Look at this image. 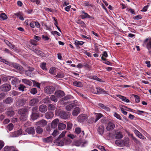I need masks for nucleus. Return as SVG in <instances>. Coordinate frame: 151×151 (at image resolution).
Here are the masks:
<instances>
[{
  "instance_id": "f257e3e1",
  "label": "nucleus",
  "mask_w": 151,
  "mask_h": 151,
  "mask_svg": "<svg viewBox=\"0 0 151 151\" xmlns=\"http://www.w3.org/2000/svg\"><path fill=\"white\" fill-rule=\"evenodd\" d=\"M19 114L20 115V119L22 121H26L27 118L28 112L27 109L22 108L18 111Z\"/></svg>"
},
{
  "instance_id": "f03ea898",
  "label": "nucleus",
  "mask_w": 151,
  "mask_h": 151,
  "mask_svg": "<svg viewBox=\"0 0 151 151\" xmlns=\"http://www.w3.org/2000/svg\"><path fill=\"white\" fill-rule=\"evenodd\" d=\"M55 89L53 86H48L44 88V91L47 94H50L53 93Z\"/></svg>"
},
{
  "instance_id": "7ed1b4c3",
  "label": "nucleus",
  "mask_w": 151,
  "mask_h": 151,
  "mask_svg": "<svg viewBox=\"0 0 151 151\" xmlns=\"http://www.w3.org/2000/svg\"><path fill=\"white\" fill-rule=\"evenodd\" d=\"M10 66L16 69L18 71H19L20 73L23 72L24 70L22 67L18 64L12 63L11 64Z\"/></svg>"
},
{
  "instance_id": "20e7f679",
  "label": "nucleus",
  "mask_w": 151,
  "mask_h": 151,
  "mask_svg": "<svg viewBox=\"0 0 151 151\" xmlns=\"http://www.w3.org/2000/svg\"><path fill=\"white\" fill-rule=\"evenodd\" d=\"M11 86L8 84H4L0 87V89L1 91L5 92L9 91L11 89Z\"/></svg>"
},
{
  "instance_id": "39448f33",
  "label": "nucleus",
  "mask_w": 151,
  "mask_h": 151,
  "mask_svg": "<svg viewBox=\"0 0 151 151\" xmlns=\"http://www.w3.org/2000/svg\"><path fill=\"white\" fill-rule=\"evenodd\" d=\"M115 126V124L113 122L109 121L107 124L106 129L108 131H111L113 130Z\"/></svg>"
},
{
  "instance_id": "423d86ee",
  "label": "nucleus",
  "mask_w": 151,
  "mask_h": 151,
  "mask_svg": "<svg viewBox=\"0 0 151 151\" xmlns=\"http://www.w3.org/2000/svg\"><path fill=\"white\" fill-rule=\"evenodd\" d=\"M87 143L88 142L86 141L82 142L81 140H79L74 141L73 143V144L74 145L78 147L81 145L82 147H83L84 146V144H87Z\"/></svg>"
},
{
  "instance_id": "0eeeda50",
  "label": "nucleus",
  "mask_w": 151,
  "mask_h": 151,
  "mask_svg": "<svg viewBox=\"0 0 151 151\" xmlns=\"http://www.w3.org/2000/svg\"><path fill=\"white\" fill-rule=\"evenodd\" d=\"M27 100L24 99H20L17 101L16 103V105L19 106H23L26 102Z\"/></svg>"
},
{
  "instance_id": "6e6552de",
  "label": "nucleus",
  "mask_w": 151,
  "mask_h": 151,
  "mask_svg": "<svg viewBox=\"0 0 151 151\" xmlns=\"http://www.w3.org/2000/svg\"><path fill=\"white\" fill-rule=\"evenodd\" d=\"M47 121L44 119H42L36 122V124L42 127L45 126L47 124Z\"/></svg>"
},
{
  "instance_id": "1a4fd4ad",
  "label": "nucleus",
  "mask_w": 151,
  "mask_h": 151,
  "mask_svg": "<svg viewBox=\"0 0 151 151\" xmlns=\"http://www.w3.org/2000/svg\"><path fill=\"white\" fill-rule=\"evenodd\" d=\"M59 115L60 118L63 119H66L70 117L68 113H66L64 112H61Z\"/></svg>"
},
{
  "instance_id": "9d476101",
  "label": "nucleus",
  "mask_w": 151,
  "mask_h": 151,
  "mask_svg": "<svg viewBox=\"0 0 151 151\" xmlns=\"http://www.w3.org/2000/svg\"><path fill=\"white\" fill-rule=\"evenodd\" d=\"M55 94L57 98H61L64 96L65 93L63 91L59 90L56 91L55 93Z\"/></svg>"
},
{
  "instance_id": "9b49d317",
  "label": "nucleus",
  "mask_w": 151,
  "mask_h": 151,
  "mask_svg": "<svg viewBox=\"0 0 151 151\" xmlns=\"http://www.w3.org/2000/svg\"><path fill=\"white\" fill-rule=\"evenodd\" d=\"M77 118L79 122H82L87 119V116L85 114H82L78 116Z\"/></svg>"
},
{
  "instance_id": "f8f14e48",
  "label": "nucleus",
  "mask_w": 151,
  "mask_h": 151,
  "mask_svg": "<svg viewBox=\"0 0 151 151\" xmlns=\"http://www.w3.org/2000/svg\"><path fill=\"white\" fill-rule=\"evenodd\" d=\"M13 99L11 97H8L3 100V102L6 104H11L13 102Z\"/></svg>"
},
{
  "instance_id": "ddd939ff",
  "label": "nucleus",
  "mask_w": 151,
  "mask_h": 151,
  "mask_svg": "<svg viewBox=\"0 0 151 151\" xmlns=\"http://www.w3.org/2000/svg\"><path fill=\"white\" fill-rule=\"evenodd\" d=\"M11 79H12V84L16 86L20 82V81H19L18 78H15L14 77H12Z\"/></svg>"
},
{
  "instance_id": "4468645a",
  "label": "nucleus",
  "mask_w": 151,
  "mask_h": 151,
  "mask_svg": "<svg viewBox=\"0 0 151 151\" xmlns=\"http://www.w3.org/2000/svg\"><path fill=\"white\" fill-rule=\"evenodd\" d=\"M39 110L41 112L45 113L47 110V107L46 105L42 104L39 106Z\"/></svg>"
},
{
  "instance_id": "2eb2a0df",
  "label": "nucleus",
  "mask_w": 151,
  "mask_h": 151,
  "mask_svg": "<svg viewBox=\"0 0 151 151\" xmlns=\"http://www.w3.org/2000/svg\"><path fill=\"white\" fill-rule=\"evenodd\" d=\"M104 125H100L97 129L98 132L100 134L102 135L104 133Z\"/></svg>"
},
{
  "instance_id": "dca6fc26",
  "label": "nucleus",
  "mask_w": 151,
  "mask_h": 151,
  "mask_svg": "<svg viewBox=\"0 0 151 151\" xmlns=\"http://www.w3.org/2000/svg\"><path fill=\"white\" fill-rule=\"evenodd\" d=\"M25 131L28 134H34L35 133V130L33 127H29L26 129Z\"/></svg>"
},
{
  "instance_id": "f3484780",
  "label": "nucleus",
  "mask_w": 151,
  "mask_h": 151,
  "mask_svg": "<svg viewBox=\"0 0 151 151\" xmlns=\"http://www.w3.org/2000/svg\"><path fill=\"white\" fill-rule=\"evenodd\" d=\"M39 101V100L37 98H34L32 99L30 101L29 104L31 106H34L35 104L38 103Z\"/></svg>"
},
{
  "instance_id": "a211bd4d",
  "label": "nucleus",
  "mask_w": 151,
  "mask_h": 151,
  "mask_svg": "<svg viewBox=\"0 0 151 151\" xmlns=\"http://www.w3.org/2000/svg\"><path fill=\"white\" fill-rule=\"evenodd\" d=\"M81 13L83 14H81L80 15L81 18L82 19H85L86 18H90L91 17L89 16L87 13L85 12L84 11H81Z\"/></svg>"
},
{
  "instance_id": "6ab92c4d",
  "label": "nucleus",
  "mask_w": 151,
  "mask_h": 151,
  "mask_svg": "<svg viewBox=\"0 0 151 151\" xmlns=\"http://www.w3.org/2000/svg\"><path fill=\"white\" fill-rule=\"evenodd\" d=\"M80 109L79 107H76L74 109L72 112V115L74 116H77L80 112Z\"/></svg>"
},
{
  "instance_id": "aec40b11",
  "label": "nucleus",
  "mask_w": 151,
  "mask_h": 151,
  "mask_svg": "<svg viewBox=\"0 0 151 151\" xmlns=\"http://www.w3.org/2000/svg\"><path fill=\"white\" fill-rule=\"evenodd\" d=\"M43 141L46 143H48L52 142V136H50L46 138H43L42 139Z\"/></svg>"
},
{
  "instance_id": "412c9836",
  "label": "nucleus",
  "mask_w": 151,
  "mask_h": 151,
  "mask_svg": "<svg viewBox=\"0 0 151 151\" xmlns=\"http://www.w3.org/2000/svg\"><path fill=\"white\" fill-rule=\"evenodd\" d=\"M4 149V151H15L14 147L12 146H6Z\"/></svg>"
},
{
  "instance_id": "4be33fe9",
  "label": "nucleus",
  "mask_w": 151,
  "mask_h": 151,
  "mask_svg": "<svg viewBox=\"0 0 151 151\" xmlns=\"http://www.w3.org/2000/svg\"><path fill=\"white\" fill-rule=\"evenodd\" d=\"M124 139L116 140L115 142V143L117 145L120 146H124Z\"/></svg>"
},
{
  "instance_id": "5701e85b",
  "label": "nucleus",
  "mask_w": 151,
  "mask_h": 151,
  "mask_svg": "<svg viewBox=\"0 0 151 151\" xmlns=\"http://www.w3.org/2000/svg\"><path fill=\"white\" fill-rule=\"evenodd\" d=\"M75 131L77 134H80V136H82V137L84 136V133L83 131L81 132V129L80 128H76Z\"/></svg>"
},
{
  "instance_id": "b1692460",
  "label": "nucleus",
  "mask_w": 151,
  "mask_h": 151,
  "mask_svg": "<svg viewBox=\"0 0 151 151\" xmlns=\"http://www.w3.org/2000/svg\"><path fill=\"white\" fill-rule=\"evenodd\" d=\"M59 122V120L58 119H56L54 120L51 123V126L52 127L54 128L56 127Z\"/></svg>"
},
{
  "instance_id": "393cba45",
  "label": "nucleus",
  "mask_w": 151,
  "mask_h": 151,
  "mask_svg": "<svg viewBox=\"0 0 151 151\" xmlns=\"http://www.w3.org/2000/svg\"><path fill=\"white\" fill-rule=\"evenodd\" d=\"M54 116L53 113L52 112H49L46 113L45 114L46 118L47 119H50L52 118Z\"/></svg>"
},
{
  "instance_id": "a878e982",
  "label": "nucleus",
  "mask_w": 151,
  "mask_h": 151,
  "mask_svg": "<svg viewBox=\"0 0 151 151\" xmlns=\"http://www.w3.org/2000/svg\"><path fill=\"white\" fill-rule=\"evenodd\" d=\"M46 63L42 62L40 63V67L42 68V69L45 71H47V69L46 66Z\"/></svg>"
},
{
  "instance_id": "bb28decb",
  "label": "nucleus",
  "mask_w": 151,
  "mask_h": 151,
  "mask_svg": "<svg viewBox=\"0 0 151 151\" xmlns=\"http://www.w3.org/2000/svg\"><path fill=\"white\" fill-rule=\"evenodd\" d=\"M73 84L74 86L78 87H81L83 86V83L79 81H76L73 82Z\"/></svg>"
},
{
  "instance_id": "cd10ccee",
  "label": "nucleus",
  "mask_w": 151,
  "mask_h": 151,
  "mask_svg": "<svg viewBox=\"0 0 151 151\" xmlns=\"http://www.w3.org/2000/svg\"><path fill=\"white\" fill-rule=\"evenodd\" d=\"M74 103H71L66 106V109L68 111H70L74 107Z\"/></svg>"
},
{
  "instance_id": "c85d7f7f",
  "label": "nucleus",
  "mask_w": 151,
  "mask_h": 151,
  "mask_svg": "<svg viewBox=\"0 0 151 151\" xmlns=\"http://www.w3.org/2000/svg\"><path fill=\"white\" fill-rule=\"evenodd\" d=\"M58 129L60 130H63L65 128L66 125L63 123H59L58 125Z\"/></svg>"
},
{
  "instance_id": "c756f323",
  "label": "nucleus",
  "mask_w": 151,
  "mask_h": 151,
  "mask_svg": "<svg viewBox=\"0 0 151 151\" xmlns=\"http://www.w3.org/2000/svg\"><path fill=\"white\" fill-rule=\"evenodd\" d=\"M134 132L136 135L138 136V137L140 139H143V137H144L142 135V134L140 133L137 130H135L134 131Z\"/></svg>"
},
{
  "instance_id": "7c9ffc66",
  "label": "nucleus",
  "mask_w": 151,
  "mask_h": 151,
  "mask_svg": "<svg viewBox=\"0 0 151 151\" xmlns=\"http://www.w3.org/2000/svg\"><path fill=\"white\" fill-rule=\"evenodd\" d=\"M95 90H96V91H95L94 93L96 94L101 93L102 91V89L99 87L95 88Z\"/></svg>"
},
{
  "instance_id": "2f4dec72",
  "label": "nucleus",
  "mask_w": 151,
  "mask_h": 151,
  "mask_svg": "<svg viewBox=\"0 0 151 151\" xmlns=\"http://www.w3.org/2000/svg\"><path fill=\"white\" fill-rule=\"evenodd\" d=\"M75 45L77 47V48L79 47V45H82L84 44V42L83 41H79L76 40L75 41L74 43Z\"/></svg>"
},
{
  "instance_id": "473e14b6",
  "label": "nucleus",
  "mask_w": 151,
  "mask_h": 151,
  "mask_svg": "<svg viewBox=\"0 0 151 151\" xmlns=\"http://www.w3.org/2000/svg\"><path fill=\"white\" fill-rule=\"evenodd\" d=\"M22 81L24 83L28 85L29 86H31L32 84V82L29 81V80L25 79H23Z\"/></svg>"
},
{
  "instance_id": "72a5a7b5",
  "label": "nucleus",
  "mask_w": 151,
  "mask_h": 151,
  "mask_svg": "<svg viewBox=\"0 0 151 151\" xmlns=\"http://www.w3.org/2000/svg\"><path fill=\"white\" fill-rule=\"evenodd\" d=\"M118 96L124 101L125 102L127 103H129V100L128 99H127L126 98L125 96L121 95H119Z\"/></svg>"
},
{
  "instance_id": "f704fd0d",
  "label": "nucleus",
  "mask_w": 151,
  "mask_h": 151,
  "mask_svg": "<svg viewBox=\"0 0 151 151\" xmlns=\"http://www.w3.org/2000/svg\"><path fill=\"white\" fill-rule=\"evenodd\" d=\"M99 106L102 108L105 109L106 111H109V108L107 106H105L104 104H102L100 103L99 104Z\"/></svg>"
},
{
  "instance_id": "c9c22d12",
  "label": "nucleus",
  "mask_w": 151,
  "mask_h": 151,
  "mask_svg": "<svg viewBox=\"0 0 151 151\" xmlns=\"http://www.w3.org/2000/svg\"><path fill=\"white\" fill-rule=\"evenodd\" d=\"M50 99L51 100L54 102H56L58 101V98L55 95H51L50 96Z\"/></svg>"
},
{
  "instance_id": "e433bc0d",
  "label": "nucleus",
  "mask_w": 151,
  "mask_h": 151,
  "mask_svg": "<svg viewBox=\"0 0 151 151\" xmlns=\"http://www.w3.org/2000/svg\"><path fill=\"white\" fill-rule=\"evenodd\" d=\"M95 114L96 119H95V122H96L99 119L103 116L102 114L100 113H96Z\"/></svg>"
},
{
  "instance_id": "4c0bfd02",
  "label": "nucleus",
  "mask_w": 151,
  "mask_h": 151,
  "mask_svg": "<svg viewBox=\"0 0 151 151\" xmlns=\"http://www.w3.org/2000/svg\"><path fill=\"white\" fill-rule=\"evenodd\" d=\"M36 132L38 134H41L43 131V129L41 128L40 126H37L36 129Z\"/></svg>"
},
{
  "instance_id": "58836bf2",
  "label": "nucleus",
  "mask_w": 151,
  "mask_h": 151,
  "mask_svg": "<svg viewBox=\"0 0 151 151\" xmlns=\"http://www.w3.org/2000/svg\"><path fill=\"white\" fill-rule=\"evenodd\" d=\"M123 137V135L122 133L120 132H117L116 133L115 136L116 138V139H121Z\"/></svg>"
},
{
  "instance_id": "ea45409f",
  "label": "nucleus",
  "mask_w": 151,
  "mask_h": 151,
  "mask_svg": "<svg viewBox=\"0 0 151 151\" xmlns=\"http://www.w3.org/2000/svg\"><path fill=\"white\" fill-rule=\"evenodd\" d=\"M14 114V111L12 110L6 112V115L8 116L11 117Z\"/></svg>"
},
{
  "instance_id": "a19ab883",
  "label": "nucleus",
  "mask_w": 151,
  "mask_h": 151,
  "mask_svg": "<svg viewBox=\"0 0 151 151\" xmlns=\"http://www.w3.org/2000/svg\"><path fill=\"white\" fill-rule=\"evenodd\" d=\"M39 115L37 113H32L31 115V118L32 119L35 120L38 118Z\"/></svg>"
},
{
  "instance_id": "79ce46f5",
  "label": "nucleus",
  "mask_w": 151,
  "mask_h": 151,
  "mask_svg": "<svg viewBox=\"0 0 151 151\" xmlns=\"http://www.w3.org/2000/svg\"><path fill=\"white\" fill-rule=\"evenodd\" d=\"M56 107L54 105L50 104L48 106V109L49 110H54L55 109Z\"/></svg>"
},
{
  "instance_id": "37998d69",
  "label": "nucleus",
  "mask_w": 151,
  "mask_h": 151,
  "mask_svg": "<svg viewBox=\"0 0 151 151\" xmlns=\"http://www.w3.org/2000/svg\"><path fill=\"white\" fill-rule=\"evenodd\" d=\"M14 15L17 16L20 20H23L24 19L21 15V14L20 13H15Z\"/></svg>"
},
{
  "instance_id": "c03bdc74",
  "label": "nucleus",
  "mask_w": 151,
  "mask_h": 151,
  "mask_svg": "<svg viewBox=\"0 0 151 151\" xmlns=\"http://www.w3.org/2000/svg\"><path fill=\"white\" fill-rule=\"evenodd\" d=\"M0 18L3 20H4L7 19V17L5 13H2L0 14Z\"/></svg>"
},
{
  "instance_id": "a18cd8bd",
  "label": "nucleus",
  "mask_w": 151,
  "mask_h": 151,
  "mask_svg": "<svg viewBox=\"0 0 151 151\" xmlns=\"http://www.w3.org/2000/svg\"><path fill=\"white\" fill-rule=\"evenodd\" d=\"M76 22L78 24H80L81 27H84L85 26V23L82 21L80 20H78Z\"/></svg>"
},
{
  "instance_id": "49530a36",
  "label": "nucleus",
  "mask_w": 151,
  "mask_h": 151,
  "mask_svg": "<svg viewBox=\"0 0 151 151\" xmlns=\"http://www.w3.org/2000/svg\"><path fill=\"white\" fill-rule=\"evenodd\" d=\"M6 128L9 131H11L13 129L14 125L10 123L7 126Z\"/></svg>"
},
{
  "instance_id": "de8ad7c7",
  "label": "nucleus",
  "mask_w": 151,
  "mask_h": 151,
  "mask_svg": "<svg viewBox=\"0 0 151 151\" xmlns=\"http://www.w3.org/2000/svg\"><path fill=\"white\" fill-rule=\"evenodd\" d=\"M124 146H128L129 143V139L127 137L124 139Z\"/></svg>"
},
{
  "instance_id": "09e8293b",
  "label": "nucleus",
  "mask_w": 151,
  "mask_h": 151,
  "mask_svg": "<svg viewBox=\"0 0 151 151\" xmlns=\"http://www.w3.org/2000/svg\"><path fill=\"white\" fill-rule=\"evenodd\" d=\"M30 92L33 94H35L37 92V89L35 88H32L31 89Z\"/></svg>"
},
{
  "instance_id": "8fccbe9b",
  "label": "nucleus",
  "mask_w": 151,
  "mask_h": 151,
  "mask_svg": "<svg viewBox=\"0 0 151 151\" xmlns=\"http://www.w3.org/2000/svg\"><path fill=\"white\" fill-rule=\"evenodd\" d=\"M43 102L44 103H49L51 102L49 98H46L43 100Z\"/></svg>"
},
{
  "instance_id": "3c124183",
  "label": "nucleus",
  "mask_w": 151,
  "mask_h": 151,
  "mask_svg": "<svg viewBox=\"0 0 151 151\" xmlns=\"http://www.w3.org/2000/svg\"><path fill=\"white\" fill-rule=\"evenodd\" d=\"M26 88V87L23 85L20 84L19 87H18V89L19 90L24 91V89Z\"/></svg>"
},
{
  "instance_id": "603ef678",
  "label": "nucleus",
  "mask_w": 151,
  "mask_h": 151,
  "mask_svg": "<svg viewBox=\"0 0 151 151\" xmlns=\"http://www.w3.org/2000/svg\"><path fill=\"white\" fill-rule=\"evenodd\" d=\"M67 128L68 130H70L72 127V124L68 122H67Z\"/></svg>"
},
{
  "instance_id": "864d4df0",
  "label": "nucleus",
  "mask_w": 151,
  "mask_h": 151,
  "mask_svg": "<svg viewBox=\"0 0 151 151\" xmlns=\"http://www.w3.org/2000/svg\"><path fill=\"white\" fill-rule=\"evenodd\" d=\"M114 116L119 119L121 120V117L117 113L115 112L114 114Z\"/></svg>"
},
{
  "instance_id": "5fc2aeb1",
  "label": "nucleus",
  "mask_w": 151,
  "mask_h": 151,
  "mask_svg": "<svg viewBox=\"0 0 151 151\" xmlns=\"http://www.w3.org/2000/svg\"><path fill=\"white\" fill-rule=\"evenodd\" d=\"M55 68L53 67H52L49 70L50 73L52 74L55 75V74L54 71H55Z\"/></svg>"
},
{
  "instance_id": "6e6d98bb",
  "label": "nucleus",
  "mask_w": 151,
  "mask_h": 151,
  "mask_svg": "<svg viewBox=\"0 0 151 151\" xmlns=\"http://www.w3.org/2000/svg\"><path fill=\"white\" fill-rule=\"evenodd\" d=\"M66 132L65 131H63L61 134L59 136L58 139H60L64 137L65 136Z\"/></svg>"
},
{
  "instance_id": "4d7b16f0",
  "label": "nucleus",
  "mask_w": 151,
  "mask_h": 151,
  "mask_svg": "<svg viewBox=\"0 0 151 151\" xmlns=\"http://www.w3.org/2000/svg\"><path fill=\"white\" fill-rule=\"evenodd\" d=\"M6 94L4 93H1L0 94V100L4 99L6 96Z\"/></svg>"
},
{
  "instance_id": "13d9d810",
  "label": "nucleus",
  "mask_w": 151,
  "mask_h": 151,
  "mask_svg": "<svg viewBox=\"0 0 151 151\" xmlns=\"http://www.w3.org/2000/svg\"><path fill=\"white\" fill-rule=\"evenodd\" d=\"M58 131L57 130H54L53 133H52V135L54 136H56L59 134Z\"/></svg>"
},
{
  "instance_id": "bf43d9fd",
  "label": "nucleus",
  "mask_w": 151,
  "mask_h": 151,
  "mask_svg": "<svg viewBox=\"0 0 151 151\" xmlns=\"http://www.w3.org/2000/svg\"><path fill=\"white\" fill-rule=\"evenodd\" d=\"M101 58L103 60L105 61L104 63L108 65H110L111 63L109 61H106V59L103 57V56L101 57Z\"/></svg>"
},
{
  "instance_id": "052dcab7",
  "label": "nucleus",
  "mask_w": 151,
  "mask_h": 151,
  "mask_svg": "<svg viewBox=\"0 0 151 151\" xmlns=\"http://www.w3.org/2000/svg\"><path fill=\"white\" fill-rule=\"evenodd\" d=\"M147 47L148 49H151V41L150 40L149 42L147 43Z\"/></svg>"
},
{
  "instance_id": "680f3d73",
  "label": "nucleus",
  "mask_w": 151,
  "mask_h": 151,
  "mask_svg": "<svg viewBox=\"0 0 151 151\" xmlns=\"http://www.w3.org/2000/svg\"><path fill=\"white\" fill-rule=\"evenodd\" d=\"M135 98V101L137 103H138L140 101V99L139 97L136 95H134Z\"/></svg>"
},
{
  "instance_id": "e2e57ef3",
  "label": "nucleus",
  "mask_w": 151,
  "mask_h": 151,
  "mask_svg": "<svg viewBox=\"0 0 151 151\" xmlns=\"http://www.w3.org/2000/svg\"><path fill=\"white\" fill-rule=\"evenodd\" d=\"M57 76L59 78H62L64 77V75L63 73H59L57 74Z\"/></svg>"
},
{
  "instance_id": "0e129e2a",
  "label": "nucleus",
  "mask_w": 151,
  "mask_h": 151,
  "mask_svg": "<svg viewBox=\"0 0 151 151\" xmlns=\"http://www.w3.org/2000/svg\"><path fill=\"white\" fill-rule=\"evenodd\" d=\"M11 95L13 96H16L18 95V92L15 91H13L11 92Z\"/></svg>"
},
{
  "instance_id": "69168bd1",
  "label": "nucleus",
  "mask_w": 151,
  "mask_h": 151,
  "mask_svg": "<svg viewBox=\"0 0 151 151\" xmlns=\"http://www.w3.org/2000/svg\"><path fill=\"white\" fill-rule=\"evenodd\" d=\"M4 145V142L2 140H0V150Z\"/></svg>"
},
{
  "instance_id": "338daca9",
  "label": "nucleus",
  "mask_w": 151,
  "mask_h": 151,
  "mask_svg": "<svg viewBox=\"0 0 151 151\" xmlns=\"http://www.w3.org/2000/svg\"><path fill=\"white\" fill-rule=\"evenodd\" d=\"M32 113H37V108L34 107L32 109Z\"/></svg>"
},
{
  "instance_id": "774afa93",
  "label": "nucleus",
  "mask_w": 151,
  "mask_h": 151,
  "mask_svg": "<svg viewBox=\"0 0 151 151\" xmlns=\"http://www.w3.org/2000/svg\"><path fill=\"white\" fill-rule=\"evenodd\" d=\"M0 61H1V62H2L7 64H8L9 63L8 62V61L2 59V58L0 57Z\"/></svg>"
}]
</instances>
